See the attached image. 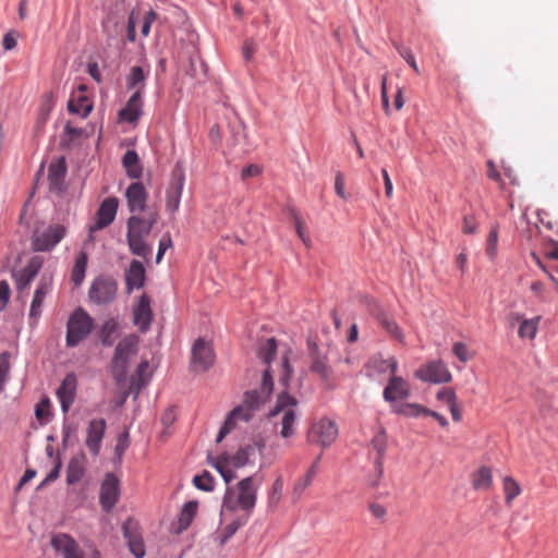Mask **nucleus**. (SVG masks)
Instances as JSON below:
<instances>
[{
  "instance_id": "6e6d98bb",
  "label": "nucleus",
  "mask_w": 558,
  "mask_h": 558,
  "mask_svg": "<svg viewBox=\"0 0 558 558\" xmlns=\"http://www.w3.org/2000/svg\"><path fill=\"white\" fill-rule=\"evenodd\" d=\"M35 415L41 422L48 421V418L50 416V401H49V399H43L36 405Z\"/></svg>"
},
{
  "instance_id": "2eb2a0df",
  "label": "nucleus",
  "mask_w": 558,
  "mask_h": 558,
  "mask_svg": "<svg viewBox=\"0 0 558 558\" xmlns=\"http://www.w3.org/2000/svg\"><path fill=\"white\" fill-rule=\"evenodd\" d=\"M43 263L44 260L40 256H34L23 269L12 271V277L20 295L28 289L31 282L43 267Z\"/></svg>"
},
{
  "instance_id": "f8f14e48",
  "label": "nucleus",
  "mask_w": 558,
  "mask_h": 558,
  "mask_svg": "<svg viewBox=\"0 0 558 558\" xmlns=\"http://www.w3.org/2000/svg\"><path fill=\"white\" fill-rule=\"evenodd\" d=\"M308 441L319 444L324 448L330 446L338 437V427L328 418L313 423L308 432Z\"/></svg>"
},
{
  "instance_id": "6ab92c4d",
  "label": "nucleus",
  "mask_w": 558,
  "mask_h": 558,
  "mask_svg": "<svg viewBox=\"0 0 558 558\" xmlns=\"http://www.w3.org/2000/svg\"><path fill=\"white\" fill-rule=\"evenodd\" d=\"M106 427L107 424L104 418L92 420L87 426L85 446L93 456H98L100 452Z\"/></svg>"
},
{
  "instance_id": "4d7b16f0",
  "label": "nucleus",
  "mask_w": 558,
  "mask_h": 558,
  "mask_svg": "<svg viewBox=\"0 0 558 558\" xmlns=\"http://www.w3.org/2000/svg\"><path fill=\"white\" fill-rule=\"evenodd\" d=\"M335 192L342 199H348V194L345 192V180L342 172L338 171L335 177Z\"/></svg>"
},
{
  "instance_id": "c756f323",
  "label": "nucleus",
  "mask_w": 558,
  "mask_h": 558,
  "mask_svg": "<svg viewBox=\"0 0 558 558\" xmlns=\"http://www.w3.org/2000/svg\"><path fill=\"white\" fill-rule=\"evenodd\" d=\"M148 367L149 365L147 361H142L138 364L135 373L131 376L129 390L124 398H126L128 395H133L134 398H137L142 388H144L149 381L150 375L148 374Z\"/></svg>"
},
{
  "instance_id": "3c124183",
  "label": "nucleus",
  "mask_w": 558,
  "mask_h": 558,
  "mask_svg": "<svg viewBox=\"0 0 558 558\" xmlns=\"http://www.w3.org/2000/svg\"><path fill=\"white\" fill-rule=\"evenodd\" d=\"M193 484L201 490L211 492L214 489L215 480L208 471L194 476Z\"/></svg>"
},
{
  "instance_id": "de8ad7c7",
  "label": "nucleus",
  "mask_w": 558,
  "mask_h": 558,
  "mask_svg": "<svg viewBox=\"0 0 558 558\" xmlns=\"http://www.w3.org/2000/svg\"><path fill=\"white\" fill-rule=\"evenodd\" d=\"M539 320V316L531 319H522L518 330L519 337L531 340L534 339L538 329Z\"/></svg>"
},
{
  "instance_id": "5701e85b",
  "label": "nucleus",
  "mask_w": 558,
  "mask_h": 558,
  "mask_svg": "<svg viewBox=\"0 0 558 558\" xmlns=\"http://www.w3.org/2000/svg\"><path fill=\"white\" fill-rule=\"evenodd\" d=\"M366 369L368 376L395 375L398 371V362L393 356L384 359L383 355H374L366 363Z\"/></svg>"
},
{
  "instance_id": "c9c22d12",
  "label": "nucleus",
  "mask_w": 558,
  "mask_h": 558,
  "mask_svg": "<svg viewBox=\"0 0 558 558\" xmlns=\"http://www.w3.org/2000/svg\"><path fill=\"white\" fill-rule=\"evenodd\" d=\"M372 446L377 451L378 457L376 459L375 465L377 471V478L372 482V485H375L383 474V456L386 451L387 447V436L384 430H379L372 439Z\"/></svg>"
},
{
  "instance_id": "37998d69",
  "label": "nucleus",
  "mask_w": 558,
  "mask_h": 558,
  "mask_svg": "<svg viewBox=\"0 0 558 558\" xmlns=\"http://www.w3.org/2000/svg\"><path fill=\"white\" fill-rule=\"evenodd\" d=\"M197 501H189L184 504L179 515V532L186 530L197 513Z\"/></svg>"
},
{
  "instance_id": "e433bc0d",
  "label": "nucleus",
  "mask_w": 558,
  "mask_h": 558,
  "mask_svg": "<svg viewBox=\"0 0 558 558\" xmlns=\"http://www.w3.org/2000/svg\"><path fill=\"white\" fill-rule=\"evenodd\" d=\"M120 329L121 326L117 319L110 318L106 320L99 331L101 343L106 347H111L114 340L118 338Z\"/></svg>"
},
{
  "instance_id": "cd10ccee",
  "label": "nucleus",
  "mask_w": 558,
  "mask_h": 558,
  "mask_svg": "<svg viewBox=\"0 0 558 558\" xmlns=\"http://www.w3.org/2000/svg\"><path fill=\"white\" fill-rule=\"evenodd\" d=\"M66 170L68 168L64 157H60L50 163L48 169V180L51 191H62Z\"/></svg>"
},
{
  "instance_id": "774afa93",
  "label": "nucleus",
  "mask_w": 558,
  "mask_h": 558,
  "mask_svg": "<svg viewBox=\"0 0 558 558\" xmlns=\"http://www.w3.org/2000/svg\"><path fill=\"white\" fill-rule=\"evenodd\" d=\"M10 294H11V290H10L9 283L4 280L0 281V302L3 305L8 304L9 300H10Z\"/></svg>"
},
{
  "instance_id": "72a5a7b5",
  "label": "nucleus",
  "mask_w": 558,
  "mask_h": 558,
  "mask_svg": "<svg viewBox=\"0 0 558 558\" xmlns=\"http://www.w3.org/2000/svg\"><path fill=\"white\" fill-rule=\"evenodd\" d=\"M250 519L246 518V515H239L236 514L234 518H232L223 527L220 529L218 532V541L219 544L222 546L225 545L235 533L236 531L244 526Z\"/></svg>"
},
{
  "instance_id": "423d86ee",
  "label": "nucleus",
  "mask_w": 558,
  "mask_h": 558,
  "mask_svg": "<svg viewBox=\"0 0 558 558\" xmlns=\"http://www.w3.org/2000/svg\"><path fill=\"white\" fill-rule=\"evenodd\" d=\"M158 218V210L153 207L148 208L144 216H131L128 220L129 244H145L144 241L149 235Z\"/></svg>"
},
{
  "instance_id": "9d476101",
  "label": "nucleus",
  "mask_w": 558,
  "mask_h": 558,
  "mask_svg": "<svg viewBox=\"0 0 558 558\" xmlns=\"http://www.w3.org/2000/svg\"><path fill=\"white\" fill-rule=\"evenodd\" d=\"M117 281L107 276L95 278L88 290L89 300L97 305H106L111 303L117 295Z\"/></svg>"
},
{
  "instance_id": "69168bd1",
  "label": "nucleus",
  "mask_w": 558,
  "mask_h": 558,
  "mask_svg": "<svg viewBox=\"0 0 558 558\" xmlns=\"http://www.w3.org/2000/svg\"><path fill=\"white\" fill-rule=\"evenodd\" d=\"M262 173V168L257 165H248L245 168H243L241 172V179L246 180L248 178H255L258 177Z\"/></svg>"
},
{
  "instance_id": "f3484780",
  "label": "nucleus",
  "mask_w": 558,
  "mask_h": 558,
  "mask_svg": "<svg viewBox=\"0 0 558 558\" xmlns=\"http://www.w3.org/2000/svg\"><path fill=\"white\" fill-rule=\"evenodd\" d=\"M184 180L182 170H174L172 172L171 181L166 192V209L169 213H175L180 207Z\"/></svg>"
},
{
  "instance_id": "338daca9",
  "label": "nucleus",
  "mask_w": 558,
  "mask_h": 558,
  "mask_svg": "<svg viewBox=\"0 0 558 558\" xmlns=\"http://www.w3.org/2000/svg\"><path fill=\"white\" fill-rule=\"evenodd\" d=\"M487 168H488V170H487V177H488L490 180H494V181L498 182V183H499V186H500L501 189H504L505 182H504V180H502V177H501V174L497 171V169H496V167H495V165H494V162H493L492 160H489V161L487 162Z\"/></svg>"
},
{
  "instance_id": "ddd939ff",
  "label": "nucleus",
  "mask_w": 558,
  "mask_h": 558,
  "mask_svg": "<svg viewBox=\"0 0 558 558\" xmlns=\"http://www.w3.org/2000/svg\"><path fill=\"white\" fill-rule=\"evenodd\" d=\"M215 352L209 341L198 339L192 348L191 367L196 373L206 372L214 365Z\"/></svg>"
},
{
  "instance_id": "bb28decb",
  "label": "nucleus",
  "mask_w": 558,
  "mask_h": 558,
  "mask_svg": "<svg viewBox=\"0 0 558 558\" xmlns=\"http://www.w3.org/2000/svg\"><path fill=\"white\" fill-rule=\"evenodd\" d=\"M85 137H88V135L84 129L74 126L71 121H68L60 136V147L64 149L77 147Z\"/></svg>"
},
{
  "instance_id": "052dcab7",
  "label": "nucleus",
  "mask_w": 558,
  "mask_h": 558,
  "mask_svg": "<svg viewBox=\"0 0 558 558\" xmlns=\"http://www.w3.org/2000/svg\"><path fill=\"white\" fill-rule=\"evenodd\" d=\"M531 291L541 301H543V302H547L548 301V296L546 294L545 284L542 281H534V282H532Z\"/></svg>"
},
{
  "instance_id": "58836bf2",
  "label": "nucleus",
  "mask_w": 558,
  "mask_h": 558,
  "mask_svg": "<svg viewBox=\"0 0 558 558\" xmlns=\"http://www.w3.org/2000/svg\"><path fill=\"white\" fill-rule=\"evenodd\" d=\"M122 162L130 178H141L143 168L140 163V159L135 150H128L123 156Z\"/></svg>"
},
{
  "instance_id": "864d4df0",
  "label": "nucleus",
  "mask_w": 558,
  "mask_h": 558,
  "mask_svg": "<svg viewBox=\"0 0 558 558\" xmlns=\"http://www.w3.org/2000/svg\"><path fill=\"white\" fill-rule=\"evenodd\" d=\"M452 352L462 363H466L472 360L474 354L470 352L468 345L463 342H456L452 345Z\"/></svg>"
},
{
  "instance_id": "13d9d810",
  "label": "nucleus",
  "mask_w": 558,
  "mask_h": 558,
  "mask_svg": "<svg viewBox=\"0 0 558 558\" xmlns=\"http://www.w3.org/2000/svg\"><path fill=\"white\" fill-rule=\"evenodd\" d=\"M399 54L407 61V63L416 72L420 73V69L415 61V58L410 48L397 47Z\"/></svg>"
},
{
  "instance_id": "6e6552de",
  "label": "nucleus",
  "mask_w": 558,
  "mask_h": 558,
  "mask_svg": "<svg viewBox=\"0 0 558 558\" xmlns=\"http://www.w3.org/2000/svg\"><path fill=\"white\" fill-rule=\"evenodd\" d=\"M93 329V318L83 310H76L66 326V345L76 347Z\"/></svg>"
},
{
  "instance_id": "4be33fe9",
  "label": "nucleus",
  "mask_w": 558,
  "mask_h": 558,
  "mask_svg": "<svg viewBox=\"0 0 558 558\" xmlns=\"http://www.w3.org/2000/svg\"><path fill=\"white\" fill-rule=\"evenodd\" d=\"M125 197L130 211H146L147 192L143 183H132L125 191Z\"/></svg>"
},
{
  "instance_id": "c03bdc74",
  "label": "nucleus",
  "mask_w": 558,
  "mask_h": 558,
  "mask_svg": "<svg viewBox=\"0 0 558 558\" xmlns=\"http://www.w3.org/2000/svg\"><path fill=\"white\" fill-rule=\"evenodd\" d=\"M86 267H87V254L84 252H81L75 260V264L73 266L72 274H71V280L74 283V286L77 287L84 281Z\"/></svg>"
},
{
  "instance_id": "393cba45",
  "label": "nucleus",
  "mask_w": 558,
  "mask_h": 558,
  "mask_svg": "<svg viewBox=\"0 0 558 558\" xmlns=\"http://www.w3.org/2000/svg\"><path fill=\"white\" fill-rule=\"evenodd\" d=\"M65 233L66 229L63 225L52 223L43 230H36L33 244H58L64 239Z\"/></svg>"
},
{
  "instance_id": "b1692460",
  "label": "nucleus",
  "mask_w": 558,
  "mask_h": 558,
  "mask_svg": "<svg viewBox=\"0 0 558 558\" xmlns=\"http://www.w3.org/2000/svg\"><path fill=\"white\" fill-rule=\"evenodd\" d=\"M77 380L74 374H68L57 390V396L63 413H66L74 402Z\"/></svg>"
},
{
  "instance_id": "39448f33",
  "label": "nucleus",
  "mask_w": 558,
  "mask_h": 558,
  "mask_svg": "<svg viewBox=\"0 0 558 558\" xmlns=\"http://www.w3.org/2000/svg\"><path fill=\"white\" fill-rule=\"evenodd\" d=\"M138 337L130 335L123 338L117 345L111 361V373L116 383L120 386L125 383L128 368L131 361L137 354Z\"/></svg>"
},
{
  "instance_id": "4c0bfd02",
  "label": "nucleus",
  "mask_w": 558,
  "mask_h": 558,
  "mask_svg": "<svg viewBox=\"0 0 558 558\" xmlns=\"http://www.w3.org/2000/svg\"><path fill=\"white\" fill-rule=\"evenodd\" d=\"M493 485V473L488 466H481L472 475V486L475 490H488Z\"/></svg>"
},
{
  "instance_id": "0e129e2a",
  "label": "nucleus",
  "mask_w": 558,
  "mask_h": 558,
  "mask_svg": "<svg viewBox=\"0 0 558 558\" xmlns=\"http://www.w3.org/2000/svg\"><path fill=\"white\" fill-rule=\"evenodd\" d=\"M52 108H53V96H52V94L48 93L44 96V104L41 105V109H40L44 121L47 120Z\"/></svg>"
},
{
  "instance_id": "a211bd4d",
  "label": "nucleus",
  "mask_w": 558,
  "mask_h": 558,
  "mask_svg": "<svg viewBox=\"0 0 558 558\" xmlns=\"http://www.w3.org/2000/svg\"><path fill=\"white\" fill-rule=\"evenodd\" d=\"M410 395L411 388L409 383L396 374L390 376L389 381L383 392L385 401L391 403V405L399 403L398 400L409 398Z\"/></svg>"
},
{
  "instance_id": "bf43d9fd",
  "label": "nucleus",
  "mask_w": 558,
  "mask_h": 558,
  "mask_svg": "<svg viewBox=\"0 0 558 558\" xmlns=\"http://www.w3.org/2000/svg\"><path fill=\"white\" fill-rule=\"evenodd\" d=\"M437 400L447 403V405L457 401V395L451 388H442L437 392Z\"/></svg>"
},
{
  "instance_id": "aec40b11",
  "label": "nucleus",
  "mask_w": 558,
  "mask_h": 558,
  "mask_svg": "<svg viewBox=\"0 0 558 558\" xmlns=\"http://www.w3.org/2000/svg\"><path fill=\"white\" fill-rule=\"evenodd\" d=\"M310 368L313 373L317 374L322 380L328 381L331 377V367L329 365L327 355L323 353L316 343H308Z\"/></svg>"
},
{
  "instance_id": "0eeeda50",
  "label": "nucleus",
  "mask_w": 558,
  "mask_h": 558,
  "mask_svg": "<svg viewBox=\"0 0 558 558\" xmlns=\"http://www.w3.org/2000/svg\"><path fill=\"white\" fill-rule=\"evenodd\" d=\"M363 306L369 315L375 317L380 327L395 340L404 341V335L393 316L386 311L376 300L369 296H363L361 300Z\"/></svg>"
},
{
  "instance_id": "1a4fd4ad",
  "label": "nucleus",
  "mask_w": 558,
  "mask_h": 558,
  "mask_svg": "<svg viewBox=\"0 0 558 558\" xmlns=\"http://www.w3.org/2000/svg\"><path fill=\"white\" fill-rule=\"evenodd\" d=\"M51 546L62 558H100L98 550L83 549L74 538L63 533L52 536Z\"/></svg>"
},
{
  "instance_id": "ea45409f",
  "label": "nucleus",
  "mask_w": 558,
  "mask_h": 558,
  "mask_svg": "<svg viewBox=\"0 0 558 558\" xmlns=\"http://www.w3.org/2000/svg\"><path fill=\"white\" fill-rule=\"evenodd\" d=\"M147 75L148 73H146L143 68L137 65L132 66L130 74L126 77L128 88L140 90V95H142Z\"/></svg>"
},
{
  "instance_id": "4468645a",
  "label": "nucleus",
  "mask_w": 558,
  "mask_h": 558,
  "mask_svg": "<svg viewBox=\"0 0 558 558\" xmlns=\"http://www.w3.org/2000/svg\"><path fill=\"white\" fill-rule=\"evenodd\" d=\"M122 533L134 557L143 558L145 556V545L138 522L132 518L126 519L122 524Z\"/></svg>"
},
{
  "instance_id": "a878e982",
  "label": "nucleus",
  "mask_w": 558,
  "mask_h": 558,
  "mask_svg": "<svg viewBox=\"0 0 558 558\" xmlns=\"http://www.w3.org/2000/svg\"><path fill=\"white\" fill-rule=\"evenodd\" d=\"M118 198L108 197L99 206L97 210L96 226L90 227V231L94 229H101L109 226L116 218L118 210Z\"/></svg>"
},
{
  "instance_id": "79ce46f5",
  "label": "nucleus",
  "mask_w": 558,
  "mask_h": 558,
  "mask_svg": "<svg viewBox=\"0 0 558 558\" xmlns=\"http://www.w3.org/2000/svg\"><path fill=\"white\" fill-rule=\"evenodd\" d=\"M502 490L506 505L511 506L512 501L521 494L522 488L512 476L507 475L502 478Z\"/></svg>"
},
{
  "instance_id": "f03ea898",
  "label": "nucleus",
  "mask_w": 558,
  "mask_h": 558,
  "mask_svg": "<svg viewBox=\"0 0 558 558\" xmlns=\"http://www.w3.org/2000/svg\"><path fill=\"white\" fill-rule=\"evenodd\" d=\"M274 390V379L269 366L264 371L258 390L247 391L241 405L230 412L219 430L216 441L222 439L235 427L239 420L248 422L254 412L270 397Z\"/></svg>"
},
{
  "instance_id": "f257e3e1",
  "label": "nucleus",
  "mask_w": 558,
  "mask_h": 558,
  "mask_svg": "<svg viewBox=\"0 0 558 558\" xmlns=\"http://www.w3.org/2000/svg\"><path fill=\"white\" fill-rule=\"evenodd\" d=\"M260 484L262 478L250 475L234 485H229L222 498L221 517L227 519L229 514L236 513L250 519L256 506Z\"/></svg>"
},
{
  "instance_id": "a19ab883",
  "label": "nucleus",
  "mask_w": 558,
  "mask_h": 558,
  "mask_svg": "<svg viewBox=\"0 0 558 558\" xmlns=\"http://www.w3.org/2000/svg\"><path fill=\"white\" fill-rule=\"evenodd\" d=\"M392 411L407 417H418L427 415L428 409L418 403H395L392 404Z\"/></svg>"
},
{
  "instance_id": "2f4dec72",
  "label": "nucleus",
  "mask_w": 558,
  "mask_h": 558,
  "mask_svg": "<svg viewBox=\"0 0 558 558\" xmlns=\"http://www.w3.org/2000/svg\"><path fill=\"white\" fill-rule=\"evenodd\" d=\"M142 95H140V90H135L125 107L120 110L119 116L122 120L130 123L135 122L142 113Z\"/></svg>"
},
{
  "instance_id": "7ed1b4c3",
  "label": "nucleus",
  "mask_w": 558,
  "mask_h": 558,
  "mask_svg": "<svg viewBox=\"0 0 558 558\" xmlns=\"http://www.w3.org/2000/svg\"><path fill=\"white\" fill-rule=\"evenodd\" d=\"M269 416L277 420L276 425L280 427L279 435L283 439L292 438L296 434V423L300 417L298 399L282 391L278 395Z\"/></svg>"
},
{
  "instance_id": "49530a36",
  "label": "nucleus",
  "mask_w": 558,
  "mask_h": 558,
  "mask_svg": "<svg viewBox=\"0 0 558 558\" xmlns=\"http://www.w3.org/2000/svg\"><path fill=\"white\" fill-rule=\"evenodd\" d=\"M68 110L71 113L80 114L82 118H86L93 110L92 102L85 96H81L76 101L70 99L68 102Z\"/></svg>"
},
{
  "instance_id": "5fc2aeb1",
  "label": "nucleus",
  "mask_w": 558,
  "mask_h": 558,
  "mask_svg": "<svg viewBox=\"0 0 558 558\" xmlns=\"http://www.w3.org/2000/svg\"><path fill=\"white\" fill-rule=\"evenodd\" d=\"M10 359L11 355L9 352H3L0 354V391L2 390L3 385L8 378L10 371Z\"/></svg>"
},
{
  "instance_id": "09e8293b",
  "label": "nucleus",
  "mask_w": 558,
  "mask_h": 558,
  "mask_svg": "<svg viewBox=\"0 0 558 558\" xmlns=\"http://www.w3.org/2000/svg\"><path fill=\"white\" fill-rule=\"evenodd\" d=\"M283 490V478L279 475L272 483L271 488L267 495L268 507L274 510L279 505Z\"/></svg>"
},
{
  "instance_id": "c85d7f7f",
  "label": "nucleus",
  "mask_w": 558,
  "mask_h": 558,
  "mask_svg": "<svg viewBox=\"0 0 558 558\" xmlns=\"http://www.w3.org/2000/svg\"><path fill=\"white\" fill-rule=\"evenodd\" d=\"M134 324L138 326L142 331L148 329L151 319L153 313L150 308V300L146 294H143L137 304L134 307Z\"/></svg>"
},
{
  "instance_id": "dca6fc26",
  "label": "nucleus",
  "mask_w": 558,
  "mask_h": 558,
  "mask_svg": "<svg viewBox=\"0 0 558 558\" xmlns=\"http://www.w3.org/2000/svg\"><path fill=\"white\" fill-rule=\"evenodd\" d=\"M119 480L112 473H108L101 483L99 501L106 512H110L119 500Z\"/></svg>"
},
{
  "instance_id": "a18cd8bd",
  "label": "nucleus",
  "mask_w": 558,
  "mask_h": 558,
  "mask_svg": "<svg viewBox=\"0 0 558 558\" xmlns=\"http://www.w3.org/2000/svg\"><path fill=\"white\" fill-rule=\"evenodd\" d=\"M277 352V342L275 338L266 339L260 342L257 349V356L266 364L269 365L272 357Z\"/></svg>"
},
{
  "instance_id": "e2e57ef3",
  "label": "nucleus",
  "mask_w": 558,
  "mask_h": 558,
  "mask_svg": "<svg viewBox=\"0 0 558 558\" xmlns=\"http://www.w3.org/2000/svg\"><path fill=\"white\" fill-rule=\"evenodd\" d=\"M256 44L253 39H246L242 47V52L245 61H251L256 52Z\"/></svg>"
},
{
  "instance_id": "680f3d73",
  "label": "nucleus",
  "mask_w": 558,
  "mask_h": 558,
  "mask_svg": "<svg viewBox=\"0 0 558 558\" xmlns=\"http://www.w3.org/2000/svg\"><path fill=\"white\" fill-rule=\"evenodd\" d=\"M156 17H157V14L153 10H149L145 14L144 22H143L142 29H141V33L143 36L147 37L149 35L150 26H151L153 22L156 20Z\"/></svg>"
},
{
  "instance_id": "412c9836",
  "label": "nucleus",
  "mask_w": 558,
  "mask_h": 558,
  "mask_svg": "<svg viewBox=\"0 0 558 558\" xmlns=\"http://www.w3.org/2000/svg\"><path fill=\"white\" fill-rule=\"evenodd\" d=\"M52 287L51 277L43 276L38 281L29 308V318L34 322L41 316V307L45 298L50 293Z\"/></svg>"
},
{
  "instance_id": "f704fd0d",
  "label": "nucleus",
  "mask_w": 558,
  "mask_h": 558,
  "mask_svg": "<svg viewBox=\"0 0 558 558\" xmlns=\"http://www.w3.org/2000/svg\"><path fill=\"white\" fill-rule=\"evenodd\" d=\"M254 452L258 451L260 456V468L269 466L271 465L276 458H277V450L279 448V445H271L269 451L266 450V444L265 439L262 437H258L254 440L253 445Z\"/></svg>"
},
{
  "instance_id": "603ef678",
  "label": "nucleus",
  "mask_w": 558,
  "mask_h": 558,
  "mask_svg": "<svg viewBox=\"0 0 558 558\" xmlns=\"http://www.w3.org/2000/svg\"><path fill=\"white\" fill-rule=\"evenodd\" d=\"M280 368H281V375H280L279 380L284 386V388H287L289 385V380L293 373V369L290 366V362H289V352H286L284 354H282Z\"/></svg>"
},
{
  "instance_id": "473e14b6",
  "label": "nucleus",
  "mask_w": 558,
  "mask_h": 558,
  "mask_svg": "<svg viewBox=\"0 0 558 558\" xmlns=\"http://www.w3.org/2000/svg\"><path fill=\"white\" fill-rule=\"evenodd\" d=\"M86 458L83 453L73 457L66 468V483L73 485L82 480L85 473Z\"/></svg>"
},
{
  "instance_id": "20e7f679",
  "label": "nucleus",
  "mask_w": 558,
  "mask_h": 558,
  "mask_svg": "<svg viewBox=\"0 0 558 558\" xmlns=\"http://www.w3.org/2000/svg\"><path fill=\"white\" fill-rule=\"evenodd\" d=\"M254 456V447L245 446L240 448L235 453L223 452L218 457H208V461L213 468H215L223 481L229 484L236 477V474L232 469H240L252 462Z\"/></svg>"
},
{
  "instance_id": "8fccbe9b",
  "label": "nucleus",
  "mask_w": 558,
  "mask_h": 558,
  "mask_svg": "<svg viewBox=\"0 0 558 558\" xmlns=\"http://www.w3.org/2000/svg\"><path fill=\"white\" fill-rule=\"evenodd\" d=\"M313 470H307L306 473L301 476L294 484L293 487V496H295L298 499L303 495V493L311 486L314 477Z\"/></svg>"
},
{
  "instance_id": "9b49d317",
  "label": "nucleus",
  "mask_w": 558,
  "mask_h": 558,
  "mask_svg": "<svg viewBox=\"0 0 558 558\" xmlns=\"http://www.w3.org/2000/svg\"><path fill=\"white\" fill-rule=\"evenodd\" d=\"M415 377L425 383L447 384L452 380V375L441 360L429 361L415 371Z\"/></svg>"
},
{
  "instance_id": "7c9ffc66",
  "label": "nucleus",
  "mask_w": 558,
  "mask_h": 558,
  "mask_svg": "<svg viewBox=\"0 0 558 558\" xmlns=\"http://www.w3.org/2000/svg\"><path fill=\"white\" fill-rule=\"evenodd\" d=\"M146 271L140 260H133L125 271L126 289L131 292L134 289H141L145 283Z\"/></svg>"
}]
</instances>
